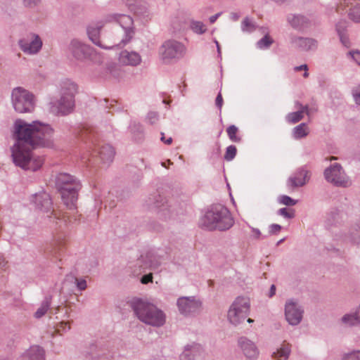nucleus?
Segmentation results:
<instances>
[{"label":"nucleus","mask_w":360,"mask_h":360,"mask_svg":"<svg viewBox=\"0 0 360 360\" xmlns=\"http://www.w3.org/2000/svg\"><path fill=\"white\" fill-rule=\"evenodd\" d=\"M278 214L286 219H292L295 217V210L292 209L288 210L286 207L279 209L278 210Z\"/></svg>","instance_id":"37"},{"label":"nucleus","mask_w":360,"mask_h":360,"mask_svg":"<svg viewBox=\"0 0 360 360\" xmlns=\"http://www.w3.org/2000/svg\"><path fill=\"white\" fill-rule=\"evenodd\" d=\"M199 351L200 346L196 344L187 345L180 356V360H193V356Z\"/></svg>","instance_id":"25"},{"label":"nucleus","mask_w":360,"mask_h":360,"mask_svg":"<svg viewBox=\"0 0 360 360\" xmlns=\"http://www.w3.org/2000/svg\"><path fill=\"white\" fill-rule=\"evenodd\" d=\"M208 283H209V285L211 286L212 285V281H209Z\"/></svg>","instance_id":"63"},{"label":"nucleus","mask_w":360,"mask_h":360,"mask_svg":"<svg viewBox=\"0 0 360 360\" xmlns=\"http://www.w3.org/2000/svg\"><path fill=\"white\" fill-rule=\"evenodd\" d=\"M109 18V21H116L120 25L121 30L119 32V35L120 36L115 37L114 39L117 40V39H119L117 41L118 45H120L121 44L124 45L132 38L134 34V31L132 30V18L129 15L120 14L110 15Z\"/></svg>","instance_id":"5"},{"label":"nucleus","mask_w":360,"mask_h":360,"mask_svg":"<svg viewBox=\"0 0 360 360\" xmlns=\"http://www.w3.org/2000/svg\"><path fill=\"white\" fill-rule=\"evenodd\" d=\"M14 127L16 143L12 148V157L15 164L24 169L37 170L44 160L32 155V149L36 146H50L53 129L39 122L27 124L22 120H16Z\"/></svg>","instance_id":"1"},{"label":"nucleus","mask_w":360,"mask_h":360,"mask_svg":"<svg viewBox=\"0 0 360 360\" xmlns=\"http://www.w3.org/2000/svg\"><path fill=\"white\" fill-rule=\"evenodd\" d=\"M191 29L198 34H202L206 31L205 25L199 21H194L191 23Z\"/></svg>","instance_id":"35"},{"label":"nucleus","mask_w":360,"mask_h":360,"mask_svg":"<svg viewBox=\"0 0 360 360\" xmlns=\"http://www.w3.org/2000/svg\"><path fill=\"white\" fill-rule=\"evenodd\" d=\"M177 305L181 313L188 314L197 311L201 303L194 297H181L178 300Z\"/></svg>","instance_id":"17"},{"label":"nucleus","mask_w":360,"mask_h":360,"mask_svg":"<svg viewBox=\"0 0 360 360\" xmlns=\"http://www.w3.org/2000/svg\"><path fill=\"white\" fill-rule=\"evenodd\" d=\"M241 28L244 32H252L256 30V25L251 19L246 17L242 22Z\"/></svg>","instance_id":"32"},{"label":"nucleus","mask_w":360,"mask_h":360,"mask_svg":"<svg viewBox=\"0 0 360 360\" xmlns=\"http://www.w3.org/2000/svg\"><path fill=\"white\" fill-rule=\"evenodd\" d=\"M336 31L338 35L345 33V25L344 22H340L336 25Z\"/></svg>","instance_id":"45"},{"label":"nucleus","mask_w":360,"mask_h":360,"mask_svg":"<svg viewBox=\"0 0 360 360\" xmlns=\"http://www.w3.org/2000/svg\"><path fill=\"white\" fill-rule=\"evenodd\" d=\"M161 140L162 141H164L167 145L171 144L172 142V139L171 137L165 140V136H164V134H162Z\"/></svg>","instance_id":"56"},{"label":"nucleus","mask_w":360,"mask_h":360,"mask_svg":"<svg viewBox=\"0 0 360 360\" xmlns=\"http://www.w3.org/2000/svg\"><path fill=\"white\" fill-rule=\"evenodd\" d=\"M309 172L304 167L298 168L287 181L288 187L294 190L296 188L304 186L309 180Z\"/></svg>","instance_id":"13"},{"label":"nucleus","mask_w":360,"mask_h":360,"mask_svg":"<svg viewBox=\"0 0 360 360\" xmlns=\"http://www.w3.org/2000/svg\"><path fill=\"white\" fill-rule=\"evenodd\" d=\"M283 241H284V238H283V239L280 240L279 241H278V243H277V244H276V245H280L281 243H283Z\"/></svg>","instance_id":"62"},{"label":"nucleus","mask_w":360,"mask_h":360,"mask_svg":"<svg viewBox=\"0 0 360 360\" xmlns=\"http://www.w3.org/2000/svg\"><path fill=\"white\" fill-rule=\"evenodd\" d=\"M276 293V285H271V288H270V290H269V297H272Z\"/></svg>","instance_id":"53"},{"label":"nucleus","mask_w":360,"mask_h":360,"mask_svg":"<svg viewBox=\"0 0 360 360\" xmlns=\"http://www.w3.org/2000/svg\"><path fill=\"white\" fill-rule=\"evenodd\" d=\"M70 49L74 57L79 60L86 58L91 50L89 46L76 39L72 41Z\"/></svg>","instance_id":"19"},{"label":"nucleus","mask_w":360,"mask_h":360,"mask_svg":"<svg viewBox=\"0 0 360 360\" xmlns=\"http://www.w3.org/2000/svg\"><path fill=\"white\" fill-rule=\"evenodd\" d=\"M141 281L143 284H147L150 282H152L153 281V274L150 273V274L143 276L141 278Z\"/></svg>","instance_id":"46"},{"label":"nucleus","mask_w":360,"mask_h":360,"mask_svg":"<svg viewBox=\"0 0 360 360\" xmlns=\"http://www.w3.org/2000/svg\"><path fill=\"white\" fill-rule=\"evenodd\" d=\"M291 43L295 48L304 51L314 50L318 44L317 41L313 38L295 36L291 37Z\"/></svg>","instance_id":"18"},{"label":"nucleus","mask_w":360,"mask_h":360,"mask_svg":"<svg viewBox=\"0 0 360 360\" xmlns=\"http://www.w3.org/2000/svg\"><path fill=\"white\" fill-rule=\"evenodd\" d=\"M8 266V262L5 258L0 255V270H6Z\"/></svg>","instance_id":"50"},{"label":"nucleus","mask_w":360,"mask_h":360,"mask_svg":"<svg viewBox=\"0 0 360 360\" xmlns=\"http://www.w3.org/2000/svg\"><path fill=\"white\" fill-rule=\"evenodd\" d=\"M238 344L245 357L248 359H255L259 355V349L255 344L246 337H240Z\"/></svg>","instance_id":"16"},{"label":"nucleus","mask_w":360,"mask_h":360,"mask_svg":"<svg viewBox=\"0 0 360 360\" xmlns=\"http://www.w3.org/2000/svg\"><path fill=\"white\" fill-rule=\"evenodd\" d=\"M226 186L229 188V189H230L229 184L227 182H226Z\"/></svg>","instance_id":"64"},{"label":"nucleus","mask_w":360,"mask_h":360,"mask_svg":"<svg viewBox=\"0 0 360 360\" xmlns=\"http://www.w3.org/2000/svg\"><path fill=\"white\" fill-rule=\"evenodd\" d=\"M186 52L184 46L175 41H167L160 48V53L163 60H171L182 57Z\"/></svg>","instance_id":"10"},{"label":"nucleus","mask_w":360,"mask_h":360,"mask_svg":"<svg viewBox=\"0 0 360 360\" xmlns=\"http://www.w3.org/2000/svg\"><path fill=\"white\" fill-rule=\"evenodd\" d=\"M309 134V130L305 123H301L293 129L292 134L295 139H300L307 136Z\"/></svg>","instance_id":"27"},{"label":"nucleus","mask_w":360,"mask_h":360,"mask_svg":"<svg viewBox=\"0 0 360 360\" xmlns=\"http://www.w3.org/2000/svg\"><path fill=\"white\" fill-rule=\"evenodd\" d=\"M49 307L50 302L49 300H46L45 302H44L40 306V307L35 312V317L39 319L43 316L48 311Z\"/></svg>","instance_id":"34"},{"label":"nucleus","mask_w":360,"mask_h":360,"mask_svg":"<svg viewBox=\"0 0 360 360\" xmlns=\"http://www.w3.org/2000/svg\"><path fill=\"white\" fill-rule=\"evenodd\" d=\"M224 207L221 205H214L208 210L201 219V225L210 230L222 229L223 212Z\"/></svg>","instance_id":"9"},{"label":"nucleus","mask_w":360,"mask_h":360,"mask_svg":"<svg viewBox=\"0 0 360 360\" xmlns=\"http://www.w3.org/2000/svg\"><path fill=\"white\" fill-rule=\"evenodd\" d=\"M352 95L356 103L360 105V85L352 90Z\"/></svg>","instance_id":"41"},{"label":"nucleus","mask_w":360,"mask_h":360,"mask_svg":"<svg viewBox=\"0 0 360 360\" xmlns=\"http://www.w3.org/2000/svg\"><path fill=\"white\" fill-rule=\"evenodd\" d=\"M282 229V226L277 224H271L269 227V233L271 236L277 235Z\"/></svg>","instance_id":"40"},{"label":"nucleus","mask_w":360,"mask_h":360,"mask_svg":"<svg viewBox=\"0 0 360 360\" xmlns=\"http://www.w3.org/2000/svg\"><path fill=\"white\" fill-rule=\"evenodd\" d=\"M219 15V14H217V15H215L211 16V17L210 18V22H211V23L214 22H215V20H217V17H218V15Z\"/></svg>","instance_id":"58"},{"label":"nucleus","mask_w":360,"mask_h":360,"mask_svg":"<svg viewBox=\"0 0 360 360\" xmlns=\"http://www.w3.org/2000/svg\"><path fill=\"white\" fill-rule=\"evenodd\" d=\"M119 60L124 65H136L140 63L141 57L135 52L123 51L120 55Z\"/></svg>","instance_id":"21"},{"label":"nucleus","mask_w":360,"mask_h":360,"mask_svg":"<svg viewBox=\"0 0 360 360\" xmlns=\"http://www.w3.org/2000/svg\"><path fill=\"white\" fill-rule=\"evenodd\" d=\"M249 311V300L245 297H238L231 306L227 316L231 323L237 326L245 320Z\"/></svg>","instance_id":"4"},{"label":"nucleus","mask_w":360,"mask_h":360,"mask_svg":"<svg viewBox=\"0 0 360 360\" xmlns=\"http://www.w3.org/2000/svg\"><path fill=\"white\" fill-rule=\"evenodd\" d=\"M132 308L138 319L146 324L160 326L165 322V314L151 303L137 300L133 302Z\"/></svg>","instance_id":"2"},{"label":"nucleus","mask_w":360,"mask_h":360,"mask_svg":"<svg viewBox=\"0 0 360 360\" xmlns=\"http://www.w3.org/2000/svg\"><path fill=\"white\" fill-rule=\"evenodd\" d=\"M35 203L40 210H44L47 214V217H51L54 215L57 219L60 218V215L57 211L52 209V202L47 193H43L35 196Z\"/></svg>","instance_id":"15"},{"label":"nucleus","mask_w":360,"mask_h":360,"mask_svg":"<svg viewBox=\"0 0 360 360\" xmlns=\"http://www.w3.org/2000/svg\"><path fill=\"white\" fill-rule=\"evenodd\" d=\"M99 153L102 160L104 162H108L112 160L115 151L111 146L106 145L101 148Z\"/></svg>","instance_id":"26"},{"label":"nucleus","mask_w":360,"mask_h":360,"mask_svg":"<svg viewBox=\"0 0 360 360\" xmlns=\"http://www.w3.org/2000/svg\"><path fill=\"white\" fill-rule=\"evenodd\" d=\"M295 70L297 71H297H301V70L307 71L308 70V66L306 64L301 65L300 66H296L295 68Z\"/></svg>","instance_id":"52"},{"label":"nucleus","mask_w":360,"mask_h":360,"mask_svg":"<svg viewBox=\"0 0 360 360\" xmlns=\"http://www.w3.org/2000/svg\"><path fill=\"white\" fill-rule=\"evenodd\" d=\"M347 238L352 243L356 245L360 244V226H356L351 228Z\"/></svg>","instance_id":"28"},{"label":"nucleus","mask_w":360,"mask_h":360,"mask_svg":"<svg viewBox=\"0 0 360 360\" xmlns=\"http://www.w3.org/2000/svg\"><path fill=\"white\" fill-rule=\"evenodd\" d=\"M66 326H68V330L70 328L68 323L61 322L59 327L57 328V331L60 332L61 330H64Z\"/></svg>","instance_id":"51"},{"label":"nucleus","mask_w":360,"mask_h":360,"mask_svg":"<svg viewBox=\"0 0 360 360\" xmlns=\"http://www.w3.org/2000/svg\"><path fill=\"white\" fill-rule=\"evenodd\" d=\"M234 224V220L231 216L230 212L226 209V230L229 229Z\"/></svg>","instance_id":"42"},{"label":"nucleus","mask_w":360,"mask_h":360,"mask_svg":"<svg viewBox=\"0 0 360 360\" xmlns=\"http://www.w3.org/2000/svg\"><path fill=\"white\" fill-rule=\"evenodd\" d=\"M249 227L252 229V231L255 233V239L259 240L261 238H264V236H262V233L258 229L251 227L250 226H249Z\"/></svg>","instance_id":"49"},{"label":"nucleus","mask_w":360,"mask_h":360,"mask_svg":"<svg viewBox=\"0 0 360 360\" xmlns=\"http://www.w3.org/2000/svg\"><path fill=\"white\" fill-rule=\"evenodd\" d=\"M339 37L343 45H345V46H349V41L345 33L341 34L340 35H339Z\"/></svg>","instance_id":"47"},{"label":"nucleus","mask_w":360,"mask_h":360,"mask_svg":"<svg viewBox=\"0 0 360 360\" xmlns=\"http://www.w3.org/2000/svg\"><path fill=\"white\" fill-rule=\"evenodd\" d=\"M296 106L300 110V105H302L300 102H296L295 103Z\"/></svg>","instance_id":"61"},{"label":"nucleus","mask_w":360,"mask_h":360,"mask_svg":"<svg viewBox=\"0 0 360 360\" xmlns=\"http://www.w3.org/2000/svg\"><path fill=\"white\" fill-rule=\"evenodd\" d=\"M39 0H24L25 4L27 6H32L37 4Z\"/></svg>","instance_id":"54"},{"label":"nucleus","mask_w":360,"mask_h":360,"mask_svg":"<svg viewBox=\"0 0 360 360\" xmlns=\"http://www.w3.org/2000/svg\"><path fill=\"white\" fill-rule=\"evenodd\" d=\"M20 49L27 54L37 53L42 46L40 37L35 34H30L18 42Z\"/></svg>","instance_id":"12"},{"label":"nucleus","mask_w":360,"mask_h":360,"mask_svg":"<svg viewBox=\"0 0 360 360\" xmlns=\"http://www.w3.org/2000/svg\"><path fill=\"white\" fill-rule=\"evenodd\" d=\"M340 323L345 327L360 326L359 320L355 312L345 314L341 318Z\"/></svg>","instance_id":"24"},{"label":"nucleus","mask_w":360,"mask_h":360,"mask_svg":"<svg viewBox=\"0 0 360 360\" xmlns=\"http://www.w3.org/2000/svg\"><path fill=\"white\" fill-rule=\"evenodd\" d=\"M237 149L233 145H231L226 148V161L232 160L236 155Z\"/></svg>","instance_id":"38"},{"label":"nucleus","mask_w":360,"mask_h":360,"mask_svg":"<svg viewBox=\"0 0 360 360\" xmlns=\"http://www.w3.org/2000/svg\"><path fill=\"white\" fill-rule=\"evenodd\" d=\"M303 308L296 302L289 300L285 305V316L290 325L297 326L302 319Z\"/></svg>","instance_id":"11"},{"label":"nucleus","mask_w":360,"mask_h":360,"mask_svg":"<svg viewBox=\"0 0 360 360\" xmlns=\"http://www.w3.org/2000/svg\"><path fill=\"white\" fill-rule=\"evenodd\" d=\"M326 180L337 187L347 188L350 186L351 181L339 163H335L324 170Z\"/></svg>","instance_id":"6"},{"label":"nucleus","mask_w":360,"mask_h":360,"mask_svg":"<svg viewBox=\"0 0 360 360\" xmlns=\"http://www.w3.org/2000/svg\"><path fill=\"white\" fill-rule=\"evenodd\" d=\"M247 321H248V323H251L254 322V320L250 319V318H249V319H248Z\"/></svg>","instance_id":"60"},{"label":"nucleus","mask_w":360,"mask_h":360,"mask_svg":"<svg viewBox=\"0 0 360 360\" xmlns=\"http://www.w3.org/2000/svg\"><path fill=\"white\" fill-rule=\"evenodd\" d=\"M77 91V86L70 81H65L61 86V97L58 101V112L67 114L74 107V95Z\"/></svg>","instance_id":"8"},{"label":"nucleus","mask_w":360,"mask_h":360,"mask_svg":"<svg viewBox=\"0 0 360 360\" xmlns=\"http://www.w3.org/2000/svg\"><path fill=\"white\" fill-rule=\"evenodd\" d=\"M56 184L64 203L68 207L74 206L77 199V191L80 188L79 183L70 174L61 173L57 176Z\"/></svg>","instance_id":"3"},{"label":"nucleus","mask_w":360,"mask_h":360,"mask_svg":"<svg viewBox=\"0 0 360 360\" xmlns=\"http://www.w3.org/2000/svg\"><path fill=\"white\" fill-rule=\"evenodd\" d=\"M231 18H232L234 21H236V20H238V18H239V15H238V13H232L231 14Z\"/></svg>","instance_id":"57"},{"label":"nucleus","mask_w":360,"mask_h":360,"mask_svg":"<svg viewBox=\"0 0 360 360\" xmlns=\"http://www.w3.org/2000/svg\"><path fill=\"white\" fill-rule=\"evenodd\" d=\"M303 77L304 78H307L309 77V73L307 72V71H304V74H303Z\"/></svg>","instance_id":"59"},{"label":"nucleus","mask_w":360,"mask_h":360,"mask_svg":"<svg viewBox=\"0 0 360 360\" xmlns=\"http://www.w3.org/2000/svg\"><path fill=\"white\" fill-rule=\"evenodd\" d=\"M238 129L235 125H231L226 129V132L229 139L235 143H239L241 141V138L237 136Z\"/></svg>","instance_id":"31"},{"label":"nucleus","mask_w":360,"mask_h":360,"mask_svg":"<svg viewBox=\"0 0 360 360\" xmlns=\"http://www.w3.org/2000/svg\"><path fill=\"white\" fill-rule=\"evenodd\" d=\"M12 102L15 110L20 113L30 112L34 107L33 96L21 87L13 90Z\"/></svg>","instance_id":"7"},{"label":"nucleus","mask_w":360,"mask_h":360,"mask_svg":"<svg viewBox=\"0 0 360 360\" xmlns=\"http://www.w3.org/2000/svg\"><path fill=\"white\" fill-rule=\"evenodd\" d=\"M348 17L353 22L360 23V4H356L349 9Z\"/></svg>","instance_id":"29"},{"label":"nucleus","mask_w":360,"mask_h":360,"mask_svg":"<svg viewBox=\"0 0 360 360\" xmlns=\"http://www.w3.org/2000/svg\"><path fill=\"white\" fill-rule=\"evenodd\" d=\"M288 21L293 28L297 30H302L308 24L307 18L301 15H290L288 17Z\"/></svg>","instance_id":"23"},{"label":"nucleus","mask_w":360,"mask_h":360,"mask_svg":"<svg viewBox=\"0 0 360 360\" xmlns=\"http://www.w3.org/2000/svg\"><path fill=\"white\" fill-rule=\"evenodd\" d=\"M87 33L90 40L96 45L103 48L110 49L115 46H118L117 41L119 40L114 39L112 41H107L105 38L101 40L99 39L100 27L98 26H90L87 30Z\"/></svg>","instance_id":"14"},{"label":"nucleus","mask_w":360,"mask_h":360,"mask_svg":"<svg viewBox=\"0 0 360 360\" xmlns=\"http://www.w3.org/2000/svg\"><path fill=\"white\" fill-rule=\"evenodd\" d=\"M278 202L281 204L287 205V206H293L297 204V200L292 199L288 195H281L278 198Z\"/></svg>","instance_id":"36"},{"label":"nucleus","mask_w":360,"mask_h":360,"mask_svg":"<svg viewBox=\"0 0 360 360\" xmlns=\"http://www.w3.org/2000/svg\"><path fill=\"white\" fill-rule=\"evenodd\" d=\"M342 360H360V350L353 351L346 354Z\"/></svg>","instance_id":"39"},{"label":"nucleus","mask_w":360,"mask_h":360,"mask_svg":"<svg viewBox=\"0 0 360 360\" xmlns=\"http://www.w3.org/2000/svg\"><path fill=\"white\" fill-rule=\"evenodd\" d=\"M75 282H76V284H77V287L81 290H84L86 289V282L84 279H77V278H75Z\"/></svg>","instance_id":"43"},{"label":"nucleus","mask_w":360,"mask_h":360,"mask_svg":"<svg viewBox=\"0 0 360 360\" xmlns=\"http://www.w3.org/2000/svg\"><path fill=\"white\" fill-rule=\"evenodd\" d=\"M303 111L299 110L296 112H290L286 116V120L290 123H297L303 118Z\"/></svg>","instance_id":"33"},{"label":"nucleus","mask_w":360,"mask_h":360,"mask_svg":"<svg viewBox=\"0 0 360 360\" xmlns=\"http://www.w3.org/2000/svg\"><path fill=\"white\" fill-rule=\"evenodd\" d=\"M300 111H303V115L306 113L307 115L309 114V110L308 105H300Z\"/></svg>","instance_id":"55"},{"label":"nucleus","mask_w":360,"mask_h":360,"mask_svg":"<svg viewBox=\"0 0 360 360\" xmlns=\"http://www.w3.org/2000/svg\"><path fill=\"white\" fill-rule=\"evenodd\" d=\"M291 352V345L284 340L281 347L272 354V358L276 360H288Z\"/></svg>","instance_id":"22"},{"label":"nucleus","mask_w":360,"mask_h":360,"mask_svg":"<svg viewBox=\"0 0 360 360\" xmlns=\"http://www.w3.org/2000/svg\"><path fill=\"white\" fill-rule=\"evenodd\" d=\"M349 54L352 56L353 59L360 65V51H352L349 52Z\"/></svg>","instance_id":"44"},{"label":"nucleus","mask_w":360,"mask_h":360,"mask_svg":"<svg viewBox=\"0 0 360 360\" xmlns=\"http://www.w3.org/2000/svg\"><path fill=\"white\" fill-rule=\"evenodd\" d=\"M274 43V39L266 33L261 39H259L257 46L259 49H268Z\"/></svg>","instance_id":"30"},{"label":"nucleus","mask_w":360,"mask_h":360,"mask_svg":"<svg viewBox=\"0 0 360 360\" xmlns=\"http://www.w3.org/2000/svg\"><path fill=\"white\" fill-rule=\"evenodd\" d=\"M44 350L39 346H33L23 354L18 360H44Z\"/></svg>","instance_id":"20"},{"label":"nucleus","mask_w":360,"mask_h":360,"mask_svg":"<svg viewBox=\"0 0 360 360\" xmlns=\"http://www.w3.org/2000/svg\"><path fill=\"white\" fill-rule=\"evenodd\" d=\"M215 104L221 110L223 105V97L221 93H219L217 96Z\"/></svg>","instance_id":"48"}]
</instances>
